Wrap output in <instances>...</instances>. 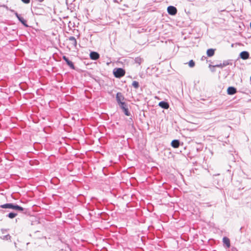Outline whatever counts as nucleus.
<instances>
[{"label":"nucleus","mask_w":251,"mask_h":251,"mask_svg":"<svg viewBox=\"0 0 251 251\" xmlns=\"http://www.w3.org/2000/svg\"><path fill=\"white\" fill-rule=\"evenodd\" d=\"M0 207L2 208H9L12 209L16 211H23L25 210V208L23 207L13 203H7L2 205H0Z\"/></svg>","instance_id":"1"},{"label":"nucleus","mask_w":251,"mask_h":251,"mask_svg":"<svg viewBox=\"0 0 251 251\" xmlns=\"http://www.w3.org/2000/svg\"><path fill=\"white\" fill-rule=\"evenodd\" d=\"M125 73V71L121 68H116L113 70L114 75L117 78H120L124 76Z\"/></svg>","instance_id":"2"},{"label":"nucleus","mask_w":251,"mask_h":251,"mask_svg":"<svg viewBox=\"0 0 251 251\" xmlns=\"http://www.w3.org/2000/svg\"><path fill=\"white\" fill-rule=\"evenodd\" d=\"M120 107L122 109L123 112L126 116H129L130 115V112L128 111L127 105L126 103H121V104L119 105Z\"/></svg>","instance_id":"3"},{"label":"nucleus","mask_w":251,"mask_h":251,"mask_svg":"<svg viewBox=\"0 0 251 251\" xmlns=\"http://www.w3.org/2000/svg\"><path fill=\"white\" fill-rule=\"evenodd\" d=\"M116 99L119 105L121 104V103H125L123 101L125 100V98L122 93L118 92L116 94Z\"/></svg>","instance_id":"4"},{"label":"nucleus","mask_w":251,"mask_h":251,"mask_svg":"<svg viewBox=\"0 0 251 251\" xmlns=\"http://www.w3.org/2000/svg\"><path fill=\"white\" fill-rule=\"evenodd\" d=\"M167 11L170 15L174 16L177 13V9L174 6H169L167 8Z\"/></svg>","instance_id":"5"},{"label":"nucleus","mask_w":251,"mask_h":251,"mask_svg":"<svg viewBox=\"0 0 251 251\" xmlns=\"http://www.w3.org/2000/svg\"><path fill=\"white\" fill-rule=\"evenodd\" d=\"M62 58L71 69H75V67L74 65V63L71 61H70L68 57L64 55L63 56Z\"/></svg>","instance_id":"6"},{"label":"nucleus","mask_w":251,"mask_h":251,"mask_svg":"<svg viewBox=\"0 0 251 251\" xmlns=\"http://www.w3.org/2000/svg\"><path fill=\"white\" fill-rule=\"evenodd\" d=\"M240 57L243 60H246L249 58L250 54L247 51H243L240 53Z\"/></svg>","instance_id":"7"},{"label":"nucleus","mask_w":251,"mask_h":251,"mask_svg":"<svg viewBox=\"0 0 251 251\" xmlns=\"http://www.w3.org/2000/svg\"><path fill=\"white\" fill-rule=\"evenodd\" d=\"M90 57L91 59L97 60L100 58V54L96 51H91L90 53Z\"/></svg>","instance_id":"8"},{"label":"nucleus","mask_w":251,"mask_h":251,"mask_svg":"<svg viewBox=\"0 0 251 251\" xmlns=\"http://www.w3.org/2000/svg\"><path fill=\"white\" fill-rule=\"evenodd\" d=\"M237 92L236 89L232 86H230L227 88V93L228 95H232Z\"/></svg>","instance_id":"9"},{"label":"nucleus","mask_w":251,"mask_h":251,"mask_svg":"<svg viewBox=\"0 0 251 251\" xmlns=\"http://www.w3.org/2000/svg\"><path fill=\"white\" fill-rule=\"evenodd\" d=\"M158 105L162 108L167 109L169 107V103L165 101H161L159 102Z\"/></svg>","instance_id":"10"},{"label":"nucleus","mask_w":251,"mask_h":251,"mask_svg":"<svg viewBox=\"0 0 251 251\" xmlns=\"http://www.w3.org/2000/svg\"><path fill=\"white\" fill-rule=\"evenodd\" d=\"M68 40L71 42V44L75 48L76 47L77 41L75 37L70 36L69 37Z\"/></svg>","instance_id":"11"},{"label":"nucleus","mask_w":251,"mask_h":251,"mask_svg":"<svg viewBox=\"0 0 251 251\" xmlns=\"http://www.w3.org/2000/svg\"><path fill=\"white\" fill-rule=\"evenodd\" d=\"M180 145V141L178 140H174L171 142V146L174 148H177Z\"/></svg>","instance_id":"12"},{"label":"nucleus","mask_w":251,"mask_h":251,"mask_svg":"<svg viewBox=\"0 0 251 251\" xmlns=\"http://www.w3.org/2000/svg\"><path fill=\"white\" fill-rule=\"evenodd\" d=\"M215 49H209L207 50V55L209 57H211L214 55L215 53Z\"/></svg>","instance_id":"13"},{"label":"nucleus","mask_w":251,"mask_h":251,"mask_svg":"<svg viewBox=\"0 0 251 251\" xmlns=\"http://www.w3.org/2000/svg\"><path fill=\"white\" fill-rule=\"evenodd\" d=\"M18 19L25 26H28V25L26 24V21L22 17L20 16L18 18Z\"/></svg>","instance_id":"14"},{"label":"nucleus","mask_w":251,"mask_h":251,"mask_svg":"<svg viewBox=\"0 0 251 251\" xmlns=\"http://www.w3.org/2000/svg\"><path fill=\"white\" fill-rule=\"evenodd\" d=\"M223 242L228 248L230 247V240L227 237H224L223 239Z\"/></svg>","instance_id":"15"},{"label":"nucleus","mask_w":251,"mask_h":251,"mask_svg":"<svg viewBox=\"0 0 251 251\" xmlns=\"http://www.w3.org/2000/svg\"><path fill=\"white\" fill-rule=\"evenodd\" d=\"M17 213L14 212H10L7 215V217H9L10 219H13L17 216Z\"/></svg>","instance_id":"16"},{"label":"nucleus","mask_w":251,"mask_h":251,"mask_svg":"<svg viewBox=\"0 0 251 251\" xmlns=\"http://www.w3.org/2000/svg\"><path fill=\"white\" fill-rule=\"evenodd\" d=\"M132 85L135 88L137 89L139 87V82L138 81H133L132 82Z\"/></svg>","instance_id":"17"},{"label":"nucleus","mask_w":251,"mask_h":251,"mask_svg":"<svg viewBox=\"0 0 251 251\" xmlns=\"http://www.w3.org/2000/svg\"><path fill=\"white\" fill-rule=\"evenodd\" d=\"M0 238L4 240H8L11 238V236L9 234H7L3 237H0Z\"/></svg>","instance_id":"18"},{"label":"nucleus","mask_w":251,"mask_h":251,"mask_svg":"<svg viewBox=\"0 0 251 251\" xmlns=\"http://www.w3.org/2000/svg\"><path fill=\"white\" fill-rule=\"evenodd\" d=\"M188 65L190 67L192 68L195 66V63L193 60H191L188 63Z\"/></svg>","instance_id":"19"},{"label":"nucleus","mask_w":251,"mask_h":251,"mask_svg":"<svg viewBox=\"0 0 251 251\" xmlns=\"http://www.w3.org/2000/svg\"><path fill=\"white\" fill-rule=\"evenodd\" d=\"M135 62L137 63H138L139 64H141L142 62V59L139 57L136 58L135 59Z\"/></svg>","instance_id":"20"},{"label":"nucleus","mask_w":251,"mask_h":251,"mask_svg":"<svg viewBox=\"0 0 251 251\" xmlns=\"http://www.w3.org/2000/svg\"><path fill=\"white\" fill-rule=\"evenodd\" d=\"M213 67H219V68H223V67H224V66H223V63H220L219 64L215 65Z\"/></svg>","instance_id":"21"},{"label":"nucleus","mask_w":251,"mask_h":251,"mask_svg":"<svg viewBox=\"0 0 251 251\" xmlns=\"http://www.w3.org/2000/svg\"><path fill=\"white\" fill-rule=\"evenodd\" d=\"M229 64V62L227 61H225L223 63V66L225 67Z\"/></svg>","instance_id":"22"},{"label":"nucleus","mask_w":251,"mask_h":251,"mask_svg":"<svg viewBox=\"0 0 251 251\" xmlns=\"http://www.w3.org/2000/svg\"><path fill=\"white\" fill-rule=\"evenodd\" d=\"M24 3L28 4L30 2V0H21Z\"/></svg>","instance_id":"23"},{"label":"nucleus","mask_w":251,"mask_h":251,"mask_svg":"<svg viewBox=\"0 0 251 251\" xmlns=\"http://www.w3.org/2000/svg\"><path fill=\"white\" fill-rule=\"evenodd\" d=\"M14 14L15 15V16H16V17L18 18V17H19L21 15H19L17 12H14Z\"/></svg>","instance_id":"24"},{"label":"nucleus","mask_w":251,"mask_h":251,"mask_svg":"<svg viewBox=\"0 0 251 251\" xmlns=\"http://www.w3.org/2000/svg\"><path fill=\"white\" fill-rule=\"evenodd\" d=\"M6 231H7V230L5 229H3V228L1 229V231L2 233H3V234Z\"/></svg>","instance_id":"25"},{"label":"nucleus","mask_w":251,"mask_h":251,"mask_svg":"<svg viewBox=\"0 0 251 251\" xmlns=\"http://www.w3.org/2000/svg\"><path fill=\"white\" fill-rule=\"evenodd\" d=\"M38 0L39 1H40V2H42V1H44V0Z\"/></svg>","instance_id":"26"}]
</instances>
